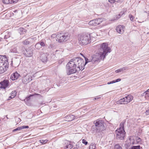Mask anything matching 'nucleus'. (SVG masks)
<instances>
[{"label": "nucleus", "instance_id": "1", "mask_svg": "<svg viewBox=\"0 0 149 149\" xmlns=\"http://www.w3.org/2000/svg\"><path fill=\"white\" fill-rule=\"evenodd\" d=\"M84 57L85 60V64L82 59L78 57L74 58L69 61L66 65V68L68 70L67 72L68 75L75 73L76 72L81 70H82L86 64L91 61L85 57Z\"/></svg>", "mask_w": 149, "mask_h": 149}, {"label": "nucleus", "instance_id": "2", "mask_svg": "<svg viewBox=\"0 0 149 149\" xmlns=\"http://www.w3.org/2000/svg\"><path fill=\"white\" fill-rule=\"evenodd\" d=\"M98 53L93 55L91 61L93 63L98 61L100 60L103 59L108 53H110L111 49L108 47V44L106 43H103L98 45Z\"/></svg>", "mask_w": 149, "mask_h": 149}, {"label": "nucleus", "instance_id": "3", "mask_svg": "<svg viewBox=\"0 0 149 149\" xmlns=\"http://www.w3.org/2000/svg\"><path fill=\"white\" fill-rule=\"evenodd\" d=\"M95 125L91 127V131L92 133L95 132H100L105 130L103 125V121L100 120H97L94 121Z\"/></svg>", "mask_w": 149, "mask_h": 149}, {"label": "nucleus", "instance_id": "4", "mask_svg": "<svg viewBox=\"0 0 149 149\" xmlns=\"http://www.w3.org/2000/svg\"><path fill=\"white\" fill-rule=\"evenodd\" d=\"M78 40L80 45H86L91 42V35L88 33L79 35Z\"/></svg>", "mask_w": 149, "mask_h": 149}, {"label": "nucleus", "instance_id": "5", "mask_svg": "<svg viewBox=\"0 0 149 149\" xmlns=\"http://www.w3.org/2000/svg\"><path fill=\"white\" fill-rule=\"evenodd\" d=\"M124 122H121L120 125V128L116 131V138L118 139L122 140L124 139L125 132L124 130Z\"/></svg>", "mask_w": 149, "mask_h": 149}, {"label": "nucleus", "instance_id": "6", "mask_svg": "<svg viewBox=\"0 0 149 149\" xmlns=\"http://www.w3.org/2000/svg\"><path fill=\"white\" fill-rule=\"evenodd\" d=\"M70 35L68 33H60L56 36V40L59 42H65L70 38Z\"/></svg>", "mask_w": 149, "mask_h": 149}, {"label": "nucleus", "instance_id": "7", "mask_svg": "<svg viewBox=\"0 0 149 149\" xmlns=\"http://www.w3.org/2000/svg\"><path fill=\"white\" fill-rule=\"evenodd\" d=\"M4 60L0 64V74H2L6 71L8 67V63L6 57L4 58Z\"/></svg>", "mask_w": 149, "mask_h": 149}, {"label": "nucleus", "instance_id": "8", "mask_svg": "<svg viewBox=\"0 0 149 149\" xmlns=\"http://www.w3.org/2000/svg\"><path fill=\"white\" fill-rule=\"evenodd\" d=\"M103 21V19L102 18L95 19L90 21L88 24L92 26H96L100 24Z\"/></svg>", "mask_w": 149, "mask_h": 149}, {"label": "nucleus", "instance_id": "9", "mask_svg": "<svg viewBox=\"0 0 149 149\" xmlns=\"http://www.w3.org/2000/svg\"><path fill=\"white\" fill-rule=\"evenodd\" d=\"M0 84L1 85L0 87L1 88L5 89L8 86L9 81L8 80L5 79L2 81L0 82Z\"/></svg>", "mask_w": 149, "mask_h": 149}, {"label": "nucleus", "instance_id": "10", "mask_svg": "<svg viewBox=\"0 0 149 149\" xmlns=\"http://www.w3.org/2000/svg\"><path fill=\"white\" fill-rule=\"evenodd\" d=\"M32 80L31 77L28 74H26L23 78L22 82L24 84H27Z\"/></svg>", "mask_w": 149, "mask_h": 149}, {"label": "nucleus", "instance_id": "11", "mask_svg": "<svg viewBox=\"0 0 149 149\" xmlns=\"http://www.w3.org/2000/svg\"><path fill=\"white\" fill-rule=\"evenodd\" d=\"M24 53L25 56L27 57H31L33 55L32 50L30 49H25L24 51Z\"/></svg>", "mask_w": 149, "mask_h": 149}, {"label": "nucleus", "instance_id": "12", "mask_svg": "<svg viewBox=\"0 0 149 149\" xmlns=\"http://www.w3.org/2000/svg\"><path fill=\"white\" fill-rule=\"evenodd\" d=\"M125 28L122 25H120L117 26L116 30L119 33H123L124 31Z\"/></svg>", "mask_w": 149, "mask_h": 149}, {"label": "nucleus", "instance_id": "13", "mask_svg": "<svg viewBox=\"0 0 149 149\" xmlns=\"http://www.w3.org/2000/svg\"><path fill=\"white\" fill-rule=\"evenodd\" d=\"M49 54L47 53H45L41 54L40 56L41 60L43 63L46 62L47 61V56Z\"/></svg>", "mask_w": 149, "mask_h": 149}, {"label": "nucleus", "instance_id": "14", "mask_svg": "<svg viewBox=\"0 0 149 149\" xmlns=\"http://www.w3.org/2000/svg\"><path fill=\"white\" fill-rule=\"evenodd\" d=\"M133 98V97L130 95H128L124 97L125 101V103L127 104L129 103L132 100Z\"/></svg>", "mask_w": 149, "mask_h": 149}, {"label": "nucleus", "instance_id": "15", "mask_svg": "<svg viewBox=\"0 0 149 149\" xmlns=\"http://www.w3.org/2000/svg\"><path fill=\"white\" fill-rule=\"evenodd\" d=\"M65 143V145L64 147V149H71L73 147V146L71 144L70 141H66Z\"/></svg>", "mask_w": 149, "mask_h": 149}, {"label": "nucleus", "instance_id": "16", "mask_svg": "<svg viewBox=\"0 0 149 149\" xmlns=\"http://www.w3.org/2000/svg\"><path fill=\"white\" fill-rule=\"evenodd\" d=\"M20 76V74L16 72L11 75L10 79L13 80H14L17 79Z\"/></svg>", "mask_w": 149, "mask_h": 149}, {"label": "nucleus", "instance_id": "17", "mask_svg": "<svg viewBox=\"0 0 149 149\" xmlns=\"http://www.w3.org/2000/svg\"><path fill=\"white\" fill-rule=\"evenodd\" d=\"M18 1V0H3V3L6 4L16 3Z\"/></svg>", "mask_w": 149, "mask_h": 149}, {"label": "nucleus", "instance_id": "18", "mask_svg": "<svg viewBox=\"0 0 149 149\" xmlns=\"http://www.w3.org/2000/svg\"><path fill=\"white\" fill-rule=\"evenodd\" d=\"M135 140H136V142L135 141H133L132 143V144H142L141 142V139L140 137L138 136L136 137L135 139Z\"/></svg>", "mask_w": 149, "mask_h": 149}, {"label": "nucleus", "instance_id": "19", "mask_svg": "<svg viewBox=\"0 0 149 149\" xmlns=\"http://www.w3.org/2000/svg\"><path fill=\"white\" fill-rule=\"evenodd\" d=\"M141 95L142 96H144L146 99H148L149 97V89L147 90L146 91L143 93Z\"/></svg>", "mask_w": 149, "mask_h": 149}, {"label": "nucleus", "instance_id": "20", "mask_svg": "<svg viewBox=\"0 0 149 149\" xmlns=\"http://www.w3.org/2000/svg\"><path fill=\"white\" fill-rule=\"evenodd\" d=\"M17 92L15 91H12L11 93V96L9 97L8 100L14 98L16 95Z\"/></svg>", "mask_w": 149, "mask_h": 149}, {"label": "nucleus", "instance_id": "21", "mask_svg": "<svg viewBox=\"0 0 149 149\" xmlns=\"http://www.w3.org/2000/svg\"><path fill=\"white\" fill-rule=\"evenodd\" d=\"M68 121H71L74 120L75 118V116L73 115H69L67 116Z\"/></svg>", "mask_w": 149, "mask_h": 149}, {"label": "nucleus", "instance_id": "22", "mask_svg": "<svg viewBox=\"0 0 149 149\" xmlns=\"http://www.w3.org/2000/svg\"><path fill=\"white\" fill-rule=\"evenodd\" d=\"M127 67H124L118 70H116L115 72L116 73H119L122 72H123L125 70H127Z\"/></svg>", "mask_w": 149, "mask_h": 149}, {"label": "nucleus", "instance_id": "23", "mask_svg": "<svg viewBox=\"0 0 149 149\" xmlns=\"http://www.w3.org/2000/svg\"><path fill=\"white\" fill-rule=\"evenodd\" d=\"M125 100L124 98H123L120 99L119 100L116 102V103L118 104H125L126 103H125Z\"/></svg>", "mask_w": 149, "mask_h": 149}, {"label": "nucleus", "instance_id": "24", "mask_svg": "<svg viewBox=\"0 0 149 149\" xmlns=\"http://www.w3.org/2000/svg\"><path fill=\"white\" fill-rule=\"evenodd\" d=\"M10 52L12 53H17L18 52L17 50V48L15 47H12L11 49L10 50Z\"/></svg>", "mask_w": 149, "mask_h": 149}, {"label": "nucleus", "instance_id": "25", "mask_svg": "<svg viewBox=\"0 0 149 149\" xmlns=\"http://www.w3.org/2000/svg\"><path fill=\"white\" fill-rule=\"evenodd\" d=\"M140 146L139 145L137 146H132L129 149H140Z\"/></svg>", "mask_w": 149, "mask_h": 149}, {"label": "nucleus", "instance_id": "26", "mask_svg": "<svg viewBox=\"0 0 149 149\" xmlns=\"http://www.w3.org/2000/svg\"><path fill=\"white\" fill-rule=\"evenodd\" d=\"M114 149H123L122 147L119 144H116L114 146Z\"/></svg>", "mask_w": 149, "mask_h": 149}, {"label": "nucleus", "instance_id": "27", "mask_svg": "<svg viewBox=\"0 0 149 149\" xmlns=\"http://www.w3.org/2000/svg\"><path fill=\"white\" fill-rule=\"evenodd\" d=\"M22 129V126L19 127H17V128H16L15 129L13 130V132H14L17 131H19Z\"/></svg>", "mask_w": 149, "mask_h": 149}, {"label": "nucleus", "instance_id": "28", "mask_svg": "<svg viewBox=\"0 0 149 149\" xmlns=\"http://www.w3.org/2000/svg\"><path fill=\"white\" fill-rule=\"evenodd\" d=\"M48 141V140L47 139L45 140H41L39 141L40 143L43 144H45Z\"/></svg>", "mask_w": 149, "mask_h": 149}, {"label": "nucleus", "instance_id": "29", "mask_svg": "<svg viewBox=\"0 0 149 149\" xmlns=\"http://www.w3.org/2000/svg\"><path fill=\"white\" fill-rule=\"evenodd\" d=\"M90 149H96V145L95 144L91 145L89 146Z\"/></svg>", "mask_w": 149, "mask_h": 149}, {"label": "nucleus", "instance_id": "30", "mask_svg": "<svg viewBox=\"0 0 149 149\" xmlns=\"http://www.w3.org/2000/svg\"><path fill=\"white\" fill-rule=\"evenodd\" d=\"M35 47L36 48L38 49H39L41 47L40 43H37L35 45Z\"/></svg>", "mask_w": 149, "mask_h": 149}, {"label": "nucleus", "instance_id": "31", "mask_svg": "<svg viewBox=\"0 0 149 149\" xmlns=\"http://www.w3.org/2000/svg\"><path fill=\"white\" fill-rule=\"evenodd\" d=\"M129 18L130 19L131 21H133L134 19V17H133V15H132L131 14H130L129 16Z\"/></svg>", "mask_w": 149, "mask_h": 149}, {"label": "nucleus", "instance_id": "32", "mask_svg": "<svg viewBox=\"0 0 149 149\" xmlns=\"http://www.w3.org/2000/svg\"><path fill=\"white\" fill-rule=\"evenodd\" d=\"M22 43L24 45H27L29 43V42L27 40H25Z\"/></svg>", "mask_w": 149, "mask_h": 149}, {"label": "nucleus", "instance_id": "33", "mask_svg": "<svg viewBox=\"0 0 149 149\" xmlns=\"http://www.w3.org/2000/svg\"><path fill=\"white\" fill-rule=\"evenodd\" d=\"M82 143L85 145H87L88 143V142L86 141V140L83 139L82 140Z\"/></svg>", "mask_w": 149, "mask_h": 149}, {"label": "nucleus", "instance_id": "34", "mask_svg": "<svg viewBox=\"0 0 149 149\" xmlns=\"http://www.w3.org/2000/svg\"><path fill=\"white\" fill-rule=\"evenodd\" d=\"M40 46L44 47L45 46V44L43 42H40Z\"/></svg>", "mask_w": 149, "mask_h": 149}, {"label": "nucleus", "instance_id": "35", "mask_svg": "<svg viewBox=\"0 0 149 149\" xmlns=\"http://www.w3.org/2000/svg\"><path fill=\"white\" fill-rule=\"evenodd\" d=\"M127 10L126 9H124L123 10V11L121 12H120V13L121 14V15H123V14H124L125 13L126 11Z\"/></svg>", "mask_w": 149, "mask_h": 149}, {"label": "nucleus", "instance_id": "36", "mask_svg": "<svg viewBox=\"0 0 149 149\" xmlns=\"http://www.w3.org/2000/svg\"><path fill=\"white\" fill-rule=\"evenodd\" d=\"M108 1L111 3H114L116 1L114 0H108Z\"/></svg>", "mask_w": 149, "mask_h": 149}, {"label": "nucleus", "instance_id": "37", "mask_svg": "<svg viewBox=\"0 0 149 149\" xmlns=\"http://www.w3.org/2000/svg\"><path fill=\"white\" fill-rule=\"evenodd\" d=\"M115 83V80H113V81H110V82H108V83H107V84H113V83Z\"/></svg>", "mask_w": 149, "mask_h": 149}, {"label": "nucleus", "instance_id": "38", "mask_svg": "<svg viewBox=\"0 0 149 149\" xmlns=\"http://www.w3.org/2000/svg\"><path fill=\"white\" fill-rule=\"evenodd\" d=\"M22 129L24 128H29V127L28 126H22Z\"/></svg>", "mask_w": 149, "mask_h": 149}, {"label": "nucleus", "instance_id": "39", "mask_svg": "<svg viewBox=\"0 0 149 149\" xmlns=\"http://www.w3.org/2000/svg\"><path fill=\"white\" fill-rule=\"evenodd\" d=\"M124 146L125 147V148L127 149L128 148V144L127 143H125L124 144Z\"/></svg>", "mask_w": 149, "mask_h": 149}, {"label": "nucleus", "instance_id": "40", "mask_svg": "<svg viewBox=\"0 0 149 149\" xmlns=\"http://www.w3.org/2000/svg\"><path fill=\"white\" fill-rule=\"evenodd\" d=\"M121 15V14L120 13V14H118V15L117 16V17H116L117 19H118L120 17Z\"/></svg>", "mask_w": 149, "mask_h": 149}, {"label": "nucleus", "instance_id": "41", "mask_svg": "<svg viewBox=\"0 0 149 149\" xmlns=\"http://www.w3.org/2000/svg\"><path fill=\"white\" fill-rule=\"evenodd\" d=\"M100 96H96V97L95 98H94L93 100H96V99H99L100 98Z\"/></svg>", "mask_w": 149, "mask_h": 149}, {"label": "nucleus", "instance_id": "42", "mask_svg": "<svg viewBox=\"0 0 149 149\" xmlns=\"http://www.w3.org/2000/svg\"><path fill=\"white\" fill-rule=\"evenodd\" d=\"M91 34L92 36H93V37H96V33H92Z\"/></svg>", "mask_w": 149, "mask_h": 149}, {"label": "nucleus", "instance_id": "43", "mask_svg": "<svg viewBox=\"0 0 149 149\" xmlns=\"http://www.w3.org/2000/svg\"><path fill=\"white\" fill-rule=\"evenodd\" d=\"M10 36L9 35H5L4 36V38L5 39H7L8 38H9Z\"/></svg>", "mask_w": 149, "mask_h": 149}, {"label": "nucleus", "instance_id": "44", "mask_svg": "<svg viewBox=\"0 0 149 149\" xmlns=\"http://www.w3.org/2000/svg\"><path fill=\"white\" fill-rule=\"evenodd\" d=\"M121 80V79H118L116 80H115V83L116 82H118V81H120Z\"/></svg>", "mask_w": 149, "mask_h": 149}, {"label": "nucleus", "instance_id": "45", "mask_svg": "<svg viewBox=\"0 0 149 149\" xmlns=\"http://www.w3.org/2000/svg\"><path fill=\"white\" fill-rule=\"evenodd\" d=\"M117 3H121L123 2V0H118L117 1H116Z\"/></svg>", "mask_w": 149, "mask_h": 149}, {"label": "nucleus", "instance_id": "46", "mask_svg": "<svg viewBox=\"0 0 149 149\" xmlns=\"http://www.w3.org/2000/svg\"><path fill=\"white\" fill-rule=\"evenodd\" d=\"M3 57L4 58V57H6V56H1V55H0V58H1V57Z\"/></svg>", "mask_w": 149, "mask_h": 149}, {"label": "nucleus", "instance_id": "47", "mask_svg": "<svg viewBox=\"0 0 149 149\" xmlns=\"http://www.w3.org/2000/svg\"><path fill=\"white\" fill-rule=\"evenodd\" d=\"M31 39H32L33 40H35L36 39V38H31Z\"/></svg>", "mask_w": 149, "mask_h": 149}, {"label": "nucleus", "instance_id": "48", "mask_svg": "<svg viewBox=\"0 0 149 149\" xmlns=\"http://www.w3.org/2000/svg\"><path fill=\"white\" fill-rule=\"evenodd\" d=\"M55 36H56V35H55V34H53V35H52V37H55Z\"/></svg>", "mask_w": 149, "mask_h": 149}, {"label": "nucleus", "instance_id": "49", "mask_svg": "<svg viewBox=\"0 0 149 149\" xmlns=\"http://www.w3.org/2000/svg\"><path fill=\"white\" fill-rule=\"evenodd\" d=\"M79 148V146H78V147H77H77H75H75L74 148V149H75V148Z\"/></svg>", "mask_w": 149, "mask_h": 149}, {"label": "nucleus", "instance_id": "50", "mask_svg": "<svg viewBox=\"0 0 149 149\" xmlns=\"http://www.w3.org/2000/svg\"><path fill=\"white\" fill-rule=\"evenodd\" d=\"M33 96V95H30V96Z\"/></svg>", "mask_w": 149, "mask_h": 149}, {"label": "nucleus", "instance_id": "51", "mask_svg": "<svg viewBox=\"0 0 149 149\" xmlns=\"http://www.w3.org/2000/svg\"><path fill=\"white\" fill-rule=\"evenodd\" d=\"M148 15L149 16V13H148Z\"/></svg>", "mask_w": 149, "mask_h": 149}, {"label": "nucleus", "instance_id": "52", "mask_svg": "<svg viewBox=\"0 0 149 149\" xmlns=\"http://www.w3.org/2000/svg\"><path fill=\"white\" fill-rule=\"evenodd\" d=\"M81 54L83 56V54Z\"/></svg>", "mask_w": 149, "mask_h": 149}]
</instances>
